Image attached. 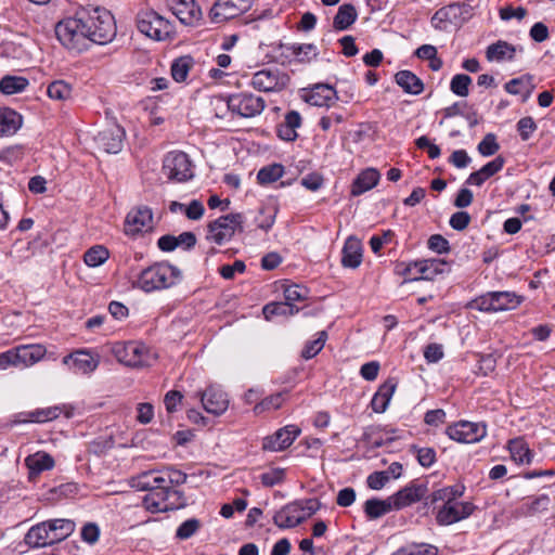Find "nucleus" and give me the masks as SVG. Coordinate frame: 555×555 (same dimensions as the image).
I'll list each match as a JSON object with an SVG mask.
<instances>
[{"instance_id":"6e6552de","label":"nucleus","mask_w":555,"mask_h":555,"mask_svg":"<svg viewBox=\"0 0 555 555\" xmlns=\"http://www.w3.org/2000/svg\"><path fill=\"white\" fill-rule=\"evenodd\" d=\"M227 106L233 114L244 118H251L263 112L266 102L261 96L248 92H240L228 95Z\"/></svg>"},{"instance_id":"412c9836","label":"nucleus","mask_w":555,"mask_h":555,"mask_svg":"<svg viewBox=\"0 0 555 555\" xmlns=\"http://www.w3.org/2000/svg\"><path fill=\"white\" fill-rule=\"evenodd\" d=\"M63 363L76 374H90L99 366V360L87 350H78L63 358Z\"/></svg>"},{"instance_id":"f8f14e48","label":"nucleus","mask_w":555,"mask_h":555,"mask_svg":"<svg viewBox=\"0 0 555 555\" xmlns=\"http://www.w3.org/2000/svg\"><path fill=\"white\" fill-rule=\"evenodd\" d=\"M154 228L153 211L150 207L141 205L131 209L125 219L124 230L129 236H137L152 231Z\"/></svg>"},{"instance_id":"5701e85b","label":"nucleus","mask_w":555,"mask_h":555,"mask_svg":"<svg viewBox=\"0 0 555 555\" xmlns=\"http://www.w3.org/2000/svg\"><path fill=\"white\" fill-rule=\"evenodd\" d=\"M362 257L363 248L361 241L354 235L348 236L341 249V266L344 268L357 269L362 262Z\"/></svg>"},{"instance_id":"393cba45","label":"nucleus","mask_w":555,"mask_h":555,"mask_svg":"<svg viewBox=\"0 0 555 555\" xmlns=\"http://www.w3.org/2000/svg\"><path fill=\"white\" fill-rule=\"evenodd\" d=\"M301 124V115L297 111H289L285 114L283 121L276 126V134L283 141L293 142L298 137L296 130Z\"/></svg>"},{"instance_id":"72a5a7b5","label":"nucleus","mask_w":555,"mask_h":555,"mask_svg":"<svg viewBox=\"0 0 555 555\" xmlns=\"http://www.w3.org/2000/svg\"><path fill=\"white\" fill-rule=\"evenodd\" d=\"M395 81L408 94L418 95L424 91V82L411 70H399Z\"/></svg>"},{"instance_id":"e2e57ef3","label":"nucleus","mask_w":555,"mask_h":555,"mask_svg":"<svg viewBox=\"0 0 555 555\" xmlns=\"http://www.w3.org/2000/svg\"><path fill=\"white\" fill-rule=\"evenodd\" d=\"M477 150L485 157L494 155L500 150L495 134L487 133L479 142Z\"/></svg>"},{"instance_id":"4d7b16f0","label":"nucleus","mask_w":555,"mask_h":555,"mask_svg":"<svg viewBox=\"0 0 555 555\" xmlns=\"http://www.w3.org/2000/svg\"><path fill=\"white\" fill-rule=\"evenodd\" d=\"M470 83L472 78L468 75L456 74L451 79L450 89L457 96H467Z\"/></svg>"},{"instance_id":"774afa93","label":"nucleus","mask_w":555,"mask_h":555,"mask_svg":"<svg viewBox=\"0 0 555 555\" xmlns=\"http://www.w3.org/2000/svg\"><path fill=\"white\" fill-rule=\"evenodd\" d=\"M427 246L430 250L440 255L450 251L449 241L440 234L431 235L427 241Z\"/></svg>"},{"instance_id":"a18cd8bd","label":"nucleus","mask_w":555,"mask_h":555,"mask_svg":"<svg viewBox=\"0 0 555 555\" xmlns=\"http://www.w3.org/2000/svg\"><path fill=\"white\" fill-rule=\"evenodd\" d=\"M28 85L29 81L25 77L7 75L0 80V91L3 94L11 95L23 92Z\"/></svg>"},{"instance_id":"2eb2a0df","label":"nucleus","mask_w":555,"mask_h":555,"mask_svg":"<svg viewBox=\"0 0 555 555\" xmlns=\"http://www.w3.org/2000/svg\"><path fill=\"white\" fill-rule=\"evenodd\" d=\"M61 414H64L66 418H70L74 415V408L63 404L36 409L30 412L20 413L16 415L14 423H46L56 420Z\"/></svg>"},{"instance_id":"13d9d810","label":"nucleus","mask_w":555,"mask_h":555,"mask_svg":"<svg viewBox=\"0 0 555 555\" xmlns=\"http://www.w3.org/2000/svg\"><path fill=\"white\" fill-rule=\"evenodd\" d=\"M285 469L281 467L271 468L259 476L262 486L271 488L281 485L285 480Z\"/></svg>"},{"instance_id":"dca6fc26","label":"nucleus","mask_w":555,"mask_h":555,"mask_svg":"<svg viewBox=\"0 0 555 555\" xmlns=\"http://www.w3.org/2000/svg\"><path fill=\"white\" fill-rule=\"evenodd\" d=\"M125 130L116 122H111L106 128L99 131L94 141L100 150L108 154H117L121 151L125 139Z\"/></svg>"},{"instance_id":"58836bf2","label":"nucleus","mask_w":555,"mask_h":555,"mask_svg":"<svg viewBox=\"0 0 555 555\" xmlns=\"http://www.w3.org/2000/svg\"><path fill=\"white\" fill-rule=\"evenodd\" d=\"M22 115L11 108H0V133L14 134L22 126Z\"/></svg>"},{"instance_id":"603ef678","label":"nucleus","mask_w":555,"mask_h":555,"mask_svg":"<svg viewBox=\"0 0 555 555\" xmlns=\"http://www.w3.org/2000/svg\"><path fill=\"white\" fill-rule=\"evenodd\" d=\"M451 9L448 4L437 10L431 16L430 23L436 30H446L449 25H454Z\"/></svg>"},{"instance_id":"ddd939ff","label":"nucleus","mask_w":555,"mask_h":555,"mask_svg":"<svg viewBox=\"0 0 555 555\" xmlns=\"http://www.w3.org/2000/svg\"><path fill=\"white\" fill-rule=\"evenodd\" d=\"M254 0H217L209 11L214 23H222L247 12Z\"/></svg>"},{"instance_id":"f257e3e1","label":"nucleus","mask_w":555,"mask_h":555,"mask_svg":"<svg viewBox=\"0 0 555 555\" xmlns=\"http://www.w3.org/2000/svg\"><path fill=\"white\" fill-rule=\"evenodd\" d=\"M55 36L67 50L83 52L92 43L105 44L116 36V23L103 8L82 9L55 25Z\"/></svg>"},{"instance_id":"aec40b11","label":"nucleus","mask_w":555,"mask_h":555,"mask_svg":"<svg viewBox=\"0 0 555 555\" xmlns=\"http://www.w3.org/2000/svg\"><path fill=\"white\" fill-rule=\"evenodd\" d=\"M302 99L312 106L330 107L337 101L336 90L325 83H318L304 90Z\"/></svg>"},{"instance_id":"6e6d98bb","label":"nucleus","mask_w":555,"mask_h":555,"mask_svg":"<svg viewBox=\"0 0 555 555\" xmlns=\"http://www.w3.org/2000/svg\"><path fill=\"white\" fill-rule=\"evenodd\" d=\"M162 475L166 489H172V486L183 485L188 478L186 474L171 466L162 468Z\"/></svg>"},{"instance_id":"0eeeda50","label":"nucleus","mask_w":555,"mask_h":555,"mask_svg":"<svg viewBox=\"0 0 555 555\" xmlns=\"http://www.w3.org/2000/svg\"><path fill=\"white\" fill-rule=\"evenodd\" d=\"M244 216L240 212L228 214L209 222L207 240L218 245L229 242L236 229L242 227Z\"/></svg>"},{"instance_id":"4468645a","label":"nucleus","mask_w":555,"mask_h":555,"mask_svg":"<svg viewBox=\"0 0 555 555\" xmlns=\"http://www.w3.org/2000/svg\"><path fill=\"white\" fill-rule=\"evenodd\" d=\"M428 487L426 482L412 480L405 487L390 495V500L395 511L403 509L411 506L423 499L426 500Z\"/></svg>"},{"instance_id":"c03bdc74","label":"nucleus","mask_w":555,"mask_h":555,"mask_svg":"<svg viewBox=\"0 0 555 555\" xmlns=\"http://www.w3.org/2000/svg\"><path fill=\"white\" fill-rule=\"evenodd\" d=\"M464 493V487H444L434 491L430 495L426 498L425 505H435L439 503V501H459L457 498L462 496Z\"/></svg>"},{"instance_id":"a19ab883","label":"nucleus","mask_w":555,"mask_h":555,"mask_svg":"<svg viewBox=\"0 0 555 555\" xmlns=\"http://www.w3.org/2000/svg\"><path fill=\"white\" fill-rule=\"evenodd\" d=\"M358 17L357 10L353 4L345 3L338 8V11L333 20V27L336 30L348 29Z\"/></svg>"},{"instance_id":"c756f323","label":"nucleus","mask_w":555,"mask_h":555,"mask_svg":"<svg viewBox=\"0 0 555 555\" xmlns=\"http://www.w3.org/2000/svg\"><path fill=\"white\" fill-rule=\"evenodd\" d=\"M18 366L27 367L40 361L46 354V348L39 344L21 345L14 348Z\"/></svg>"},{"instance_id":"680f3d73","label":"nucleus","mask_w":555,"mask_h":555,"mask_svg":"<svg viewBox=\"0 0 555 555\" xmlns=\"http://www.w3.org/2000/svg\"><path fill=\"white\" fill-rule=\"evenodd\" d=\"M284 298L289 305L305 301L308 298V289L298 284L288 285L284 288Z\"/></svg>"},{"instance_id":"69168bd1","label":"nucleus","mask_w":555,"mask_h":555,"mask_svg":"<svg viewBox=\"0 0 555 555\" xmlns=\"http://www.w3.org/2000/svg\"><path fill=\"white\" fill-rule=\"evenodd\" d=\"M516 127L522 141H528L538 128L534 119L530 116L520 118Z\"/></svg>"},{"instance_id":"f704fd0d","label":"nucleus","mask_w":555,"mask_h":555,"mask_svg":"<svg viewBox=\"0 0 555 555\" xmlns=\"http://www.w3.org/2000/svg\"><path fill=\"white\" fill-rule=\"evenodd\" d=\"M507 449L512 460L519 465L530 464L533 460V452L524 438H514L508 440Z\"/></svg>"},{"instance_id":"49530a36","label":"nucleus","mask_w":555,"mask_h":555,"mask_svg":"<svg viewBox=\"0 0 555 555\" xmlns=\"http://www.w3.org/2000/svg\"><path fill=\"white\" fill-rule=\"evenodd\" d=\"M193 65L194 61L190 55L180 56L175 60L171 64V76L173 80L177 82L185 81Z\"/></svg>"},{"instance_id":"4be33fe9","label":"nucleus","mask_w":555,"mask_h":555,"mask_svg":"<svg viewBox=\"0 0 555 555\" xmlns=\"http://www.w3.org/2000/svg\"><path fill=\"white\" fill-rule=\"evenodd\" d=\"M302 508L291 502L278 511L273 516V522L281 529L294 528L304 521Z\"/></svg>"},{"instance_id":"338daca9","label":"nucleus","mask_w":555,"mask_h":555,"mask_svg":"<svg viewBox=\"0 0 555 555\" xmlns=\"http://www.w3.org/2000/svg\"><path fill=\"white\" fill-rule=\"evenodd\" d=\"M275 208H262L259 211V217L256 219L257 227L261 230H270L275 222Z\"/></svg>"},{"instance_id":"0e129e2a","label":"nucleus","mask_w":555,"mask_h":555,"mask_svg":"<svg viewBox=\"0 0 555 555\" xmlns=\"http://www.w3.org/2000/svg\"><path fill=\"white\" fill-rule=\"evenodd\" d=\"M392 555H437V548L429 544H413L403 547Z\"/></svg>"},{"instance_id":"e433bc0d","label":"nucleus","mask_w":555,"mask_h":555,"mask_svg":"<svg viewBox=\"0 0 555 555\" xmlns=\"http://www.w3.org/2000/svg\"><path fill=\"white\" fill-rule=\"evenodd\" d=\"M524 299V296L515 292L495 291L493 292L495 313L514 310L522 304Z\"/></svg>"},{"instance_id":"c9c22d12","label":"nucleus","mask_w":555,"mask_h":555,"mask_svg":"<svg viewBox=\"0 0 555 555\" xmlns=\"http://www.w3.org/2000/svg\"><path fill=\"white\" fill-rule=\"evenodd\" d=\"M516 47L504 40H499L487 48L486 56L490 62L514 61Z\"/></svg>"},{"instance_id":"864d4df0","label":"nucleus","mask_w":555,"mask_h":555,"mask_svg":"<svg viewBox=\"0 0 555 555\" xmlns=\"http://www.w3.org/2000/svg\"><path fill=\"white\" fill-rule=\"evenodd\" d=\"M326 339L327 333L325 331L319 332L317 339L308 341L305 345L301 357L306 360L314 358L323 349Z\"/></svg>"},{"instance_id":"4c0bfd02","label":"nucleus","mask_w":555,"mask_h":555,"mask_svg":"<svg viewBox=\"0 0 555 555\" xmlns=\"http://www.w3.org/2000/svg\"><path fill=\"white\" fill-rule=\"evenodd\" d=\"M24 542L31 548H39L52 545L44 521L30 527V529L24 537Z\"/></svg>"},{"instance_id":"423d86ee","label":"nucleus","mask_w":555,"mask_h":555,"mask_svg":"<svg viewBox=\"0 0 555 555\" xmlns=\"http://www.w3.org/2000/svg\"><path fill=\"white\" fill-rule=\"evenodd\" d=\"M441 505H431L436 509V521L440 526H450L468 518L476 506L470 502L462 501H439ZM430 507V505H428Z\"/></svg>"},{"instance_id":"20e7f679","label":"nucleus","mask_w":555,"mask_h":555,"mask_svg":"<svg viewBox=\"0 0 555 555\" xmlns=\"http://www.w3.org/2000/svg\"><path fill=\"white\" fill-rule=\"evenodd\" d=\"M137 27L140 33L157 41L166 40L173 34L171 23L154 10L139 12Z\"/></svg>"},{"instance_id":"c85d7f7f","label":"nucleus","mask_w":555,"mask_h":555,"mask_svg":"<svg viewBox=\"0 0 555 555\" xmlns=\"http://www.w3.org/2000/svg\"><path fill=\"white\" fill-rule=\"evenodd\" d=\"M397 382L392 378L387 379L382 384L372 398L371 406L376 413H384L396 391Z\"/></svg>"},{"instance_id":"5fc2aeb1","label":"nucleus","mask_w":555,"mask_h":555,"mask_svg":"<svg viewBox=\"0 0 555 555\" xmlns=\"http://www.w3.org/2000/svg\"><path fill=\"white\" fill-rule=\"evenodd\" d=\"M410 451L416 454L418 464L425 468H429L436 463L437 455L434 448H421L413 444Z\"/></svg>"},{"instance_id":"3c124183","label":"nucleus","mask_w":555,"mask_h":555,"mask_svg":"<svg viewBox=\"0 0 555 555\" xmlns=\"http://www.w3.org/2000/svg\"><path fill=\"white\" fill-rule=\"evenodd\" d=\"M468 309L477 310L485 313H495L493 292H487L473 300L467 306Z\"/></svg>"},{"instance_id":"6ab92c4d","label":"nucleus","mask_w":555,"mask_h":555,"mask_svg":"<svg viewBox=\"0 0 555 555\" xmlns=\"http://www.w3.org/2000/svg\"><path fill=\"white\" fill-rule=\"evenodd\" d=\"M172 14L186 26H194L202 17V11L195 0H167Z\"/></svg>"},{"instance_id":"2f4dec72","label":"nucleus","mask_w":555,"mask_h":555,"mask_svg":"<svg viewBox=\"0 0 555 555\" xmlns=\"http://www.w3.org/2000/svg\"><path fill=\"white\" fill-rule=\"evenodd\" d=\"M535 85L533 82V76L522 75L517 78H513L504 85V89L507 93L513 95H520L522 102H526L532 94Z\"/></svg>"},{"instance_id":"7ed1b4c3","label":"nucleus","mask_w":555,"mask_h":555,"mask_svg":"<svg viewBox=\"0 0 555 555\" xmlns=\"http://www.w3.org/2000/svg\"><path fill=\"white\" fill-rule=\"evenodd\" d=\"M115 359L130 367H142L150 364V349L140 341H116L111 346Z\"/></svg>"},{"instance_id":"1a4fd4ad","label":"nucleus","mask_w":555,"mask_h":555,"mask_svg":"<svg viewBox=\"0 0 555 555\" xmlns=\"http://www.w3.org/2000/svg\"><path fill=\"white\" fill-rule=\"evenodd\" d=\"M447 266V261L441 259H424L404 264L401 273L405 276V281H430L442 274Z\"/></svg>"},{"instance_id":"a878e982","label":"nucleus","mask_w":555,"mask_h":555,"mask_svg":"<svg viewBox=\"0 0 555 555\" xmlns=\"http://www.w3.org/2000/svg\"><path fill=\"white\" fill-rule=\"evenodd\" d=\"M25 465L28 468L29 480H35L42 472L54 467V459L46 452H36L25 459Z\"/></svg>"},{"instance_id":"09e8293b","label":"nucleus","mask_w":555,"mask_h":555,"mask_svg":"<svg viewBox=\"0 0 555 555\" xmlns=\"http://www.w3.org/2000/svg\"><path fill=\"white\" fill-rule=\"evenodd\" d=\"M109 257L108 249L102 245H95L89 248L83 255V261L88 267H99Z\"/></svg>"},{"instance_id":"473e14b6","label":"nucleus","mask_w":555,"mask_h":555,"mask_svg":"<svg viewBox=\"0 0 555 555\" xmlns=\"http://www.w3.org/2000/svg\"><path fill=\"white\" fill-rule=\"evenodd\" d=\"M380 175L374 168H366L361 171L351 185V194L359 196L373 189L379 181Z\"/></svg>"},{"instance_id":"bb28decb","label":"nucleus","mask_w":555,"mask_h":555,"mask_svg":"<svg viewBox=\"0 0 555 555\" xmlns=\"http://www.w3.org/2000/svg\"><path fill=\"white\" fill-rule=\"evenodd\" d=\"M132 487L140 491H153L158 488L165 489L162 469H150L132 477Z\"/></svg>"},{"instance_id":"cd10ccee","label":"nucleus","mask_w":555,"mask_h":555,"mask_svg":"<svg viewBox=\"0 0 555 555\" xmlns=\"http://www.w3.org/2000/svg\"><path fill=\"white\" fill-rule=\"evenodd\" d=\"M51 544L61 542L75 531V522L70 519L56 518L44 521Z\"/></svg>"},{"instance_id":"37998d69","label":"nucleus","mask_w":555,"mask_h":555,"mask_svg":"<svg viewBox=\"0 0 555 555\" xmlns=\"http://www.w3.org/2000/svg\"><path fill=\"white\" fill-rule=\"evenodd\" d=\"M73 86L72 83L57 79L49 83L47 88L48 96L53 101L65 102L73 96Z\"/></svg>"},{"instance_id":"f03ea898","label":"nucleus","mask_w":555,"mask_h":555,"mask_svg":"<svg viewBox=\"0 0 555 555\" xmlns=\"http://www.w3.org/2000/svg\"><path fill=\"white\" fill-rule=\"evenodd\" d=\"M182 278V271L178 267L169 261H158L143 268L133 280L132 286L151 294L175 287Z\"/></svg>"},{"instance_id":"052dcab7","label":"nucleus","mask_w":555,"mask_h":555,"mask_svg":"<svg viewBox=\"0 0 555 555\" xmlns=\"http://www.w3.org/2000/svg\"><path fill=\"white\" fill-rule=\"evenodd\" d=\"M201 528V521L196 518H190L183 521L176 531V538L179 540H188L194 535Z\"/></svg>"},{"instance_id":"7c9ffc66","label":"nucleus","mask_w":555,"mask_h":555,"mask_svg":"<svg viewBox=\"0 0 555 555\" xmlns=\"http://www.w3.org/2000/svg\"><path fill=\"white\" fill-rule=\"evenodd\" d=\"M480 5V0H464L462 2H452L448 7L451 9L455 26H461L468 22Z\"/></svg>"},{"instance_id":"a211bd4d","label":"nucleus","mask_w":555,"mask_h":555,"mask_svg":"<svg viewBox=\"0 0 555 555\" xmlns=\"http://www.w3.org/2000/svg\"><path fill=\"white\" fill-rule=\"evenodd\" d=\"M300 433L301 430L297 425H286L276 430L272 436L266 437L262 442V449L271 452L283 451L292 446Z\"/></svg>"},{"instance_id":"79ce46f5","label":"nucleus","mask_w":555,"mask_h":555,"mask_svg":"<svg viewBox=\"0 0 555 555\" xmlns=\"http://www.w3.org/2000/svg\"><path fill=\"white\" fill-rule=\"evenodd\" d=\"M299 311V308L295 307L294 305H289V302L285 301H274L267 304L263 309L262 313L264 315V319L270 321L274 317H288L297 313Z\"/></svg>"},{"instance_id":"de8ad7c7","label":"nucleus","mask_w":555,"mask_h":555,"mask_svg":"<svg viewBox=\"0 0 555 555\" xmlns=\"http://www.w3.org/2000/svg\"><path fill=\"white\" fill-rule=\"evenodd\" d=\"M287 392H276L266 397L254 406L255 414H261L268 411H275L282 406L285 401Z\"/></svg>"},{"instance_id":"9b49d317","label":"nucleus","mask_w":555,"mask_h":555,"mask_svg":"<svg viewBox=\"0 0 555 555\" xmlns=\"http://www.w3.org/2000/svg\"><path fill=\"white\" fill-rule=\"evenodd\" d=\"M446 434L450 439L460 443H476L487 436V426L483 423L460 421L449 425Z\"/></svg>"},{"instance_id":"b1692460","label":"nucleus","mask_w":555,"mask_h":555,"mask_svg":"<svg viewBox=\"0 0 555 555\" xmlns=\"http://www.w3.org/2000/svg\"><path fill=\"white\" fill-rule=\"evenodd\" d=\"M505 159L496 156L491 162L483 165L479 170L472 172L465 181V184L481 186L486 180L493 177L504 167Z\"/></svg>"},{"instance_id":"39448f33","label":"nucleus","mask_w":555,"mask_h":555,"mask_svg":"<svg viewBox=\"0 0 555 555\" xmlns=\"http://www.w3.org/2000/svg\"><path fill=\"white\" fill-rule=\"evenodd\" d=\"M164 175L171 181L186 182L194 177V165L182 151H171L163 160Z\"/></svg>"},{"instance_id":"ea45409f","label":"nucleus","mask_w":555,"mask_h":555,"mask_svg":"<svg viewBox=\"0 0 555 555\" xmlns=\"http://www.w3.org/2000/svg\"><path fill=\"white\" fill-rule=\"evenodd\" d=\"M392 511L395 509L390 496L385 500L372 498L364 503V513L369 519H377Z\"/></svg>"},{"instance_id":"bf43d9fd","label":"nucleus","mask_w":555,"mask_h":555,"mask_svg":"<svg viewBox=\"0 0 555 555\" xmlns=\"http://www.w3.org/2000/svg\"><path fill=\"white\" fill-rule=\"evenodd\" d=\"M292 51L298 61L302 63L310 62L318 56V49L312 43L294 44Z\"/></svg>"},{"instance_id":"9d476101","label":"nucleus","mask_w":555,"mask_h":555,"mask_svg":"<svg viewBox=\"0 0 555 555\" xmlns=\"http://www.w3.org/2000/svg\"><path fill=\"white\" fill-rule=\"evenodd\" d=\"M289 79L279 68H263L253 75L250 86L261 92H279L288 86Z\"/></svg>"},{"instance_id":"8fccbe9b","label":"nucleus","mask_w":555,"mask_h":555,"mask_svg":"<svg viewBox=\"0 0 555 555\" xmlns=\"http://www.w3.org/2000/svg\"><path fill=\"white\" fill-rule=\"evenodd\" d=\"M284 175V167L281 164H272L266 167H262L257 173L258 183L261 185L270 184L279 179H281Z\"/></svg>"},{"instance_id":"f3484780","label":"nucleus","mask_w":555,"mask_h":555,"mask_svg":"<svg viewBox=\"0 0 555 555\" xmlns=\"http://www.w3.org/2000/svg\"><path fill=\"white\" fill-rule=\"evenodd\" d=\"M202 405L207 413L219 416L229 408V398L221 387L210 385L204 391H198Z\"/></svg>"}]
</instances>
